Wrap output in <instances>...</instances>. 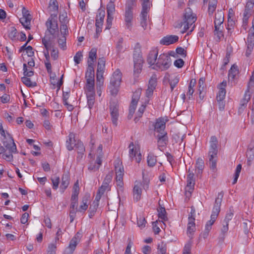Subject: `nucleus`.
<instances>
[{
  "mask_svg": "<svg viewBox=\"0 0 254 254\" xmlns=\"http://www.w3.org/2000/svg\"><path fill=\"white\" fill-rule=\"evenodd\" d=\"M80 238L81 234L79 232H77L70 240L68 247L75 250L77 245L80 242Z\"/></svg>",
  "mask_w": 254,
  "mask_h": 254,
  "instance_id": "obj_31",
  "label": "nucleus"
},
{
  "mask_svg": "<svg viewBox=\"0 0 254 254\" xmlns=\"http://www.w3.org/2000/svg\"><path fill=\"white\" fill-rule=\"evenodd\" d=\"M105 16V12L103 10H99L96 16V27L102 26L104 19Z\"/></svg>",
  "mask_w": 254,
  "mask_h": 254,
  "instance_id": "obj_28",
  "label": "nucleus"
},
{
  "mask_svg": "<svg viewBox=\"0 0 254 254\" xmlns=\"http://www.w3.org/2000/svg\"><path fill=\"white\" fill-rule=\"evenodd\" d=\"M148 166L151 167L154 166L157 162L156 156L153 153H150L147 156V159Z\"/></svg>",
  "mask_w": 254,
  "mask_h": 254,
  "instance_id": "obj_36",
  "label": "nucleus"
},
{
  "mask_svg": "<svg viewBox=\"0 0 254 254\" xmlns=\"http://www.w3.org/2000/svg\"><path fill=\"white\" fill-rule=\"evenodd\" d=\"M129 157L131 160H135L137 163H140L141 160L142 155L140 152L139 148L138 146L135 145L133 142L129 143Z\"/></svg>",
  "mask_w": 254,
  "mask_h": 254,
  "instance_id": "obj_11",
  "label": "nucleus"
},
{
  "mask_svg": "<svg viewBox=\"0 0 254 254\" xmlns=\"http://www.w3.org/2000/svg\"><path fill=\"white\" fill-rule=\"evenodd\" d=\"M15 153L11 152L10 149H6V152L3 154L1 157L7 161L10 162L13 160V153Z\"/></svg>",
  "mask_w": 254,
  "mask_h": 254,
  "instance_id": "obj_42",
  "label": "nucleus"
},
{
  "mask_svg": "<svg viewBox=\"0 0 254 254\" xmlns=\"http://www.w3.org/2000/svg\"><path fill=\"white\" fill-rule=\"evenodd\" d=\"M119 105L117 101H112L110 103L109 110L111 116V120L115 126L118 125V120L119 116Z\"/></svg>",
  "mask_w": 254,
  "mask_h": 254,
  "instance_id": "obj_10",
  "label": "nucleus"
},
{
  "mask_svg": "<svg viewBox=\"0 0 254 254\" xmlns=\"http://www.w3.org/2000/svg\"><path fill=\"white\" fill-rule=\"evenodd\" d=\"M150 9L142 8L140 15V24L144 30H146L150 26V19L148 13ZM149 28L150 27H149Z\"/></svg>",
  "mask_w": 254,
  "mask_h": 254,
  "instance_id": "obj_14",
  "label": "nucleus"
},
{
  "mask_svg": "<svg viewBox=\"0 0 254 254\" xmlns=\"http://www.w3.org/2000/svg\"><path fill=\"white\" fill-rule=\"evenodd\" d=\"M123 39L122 38H120L116 45V49L118 53H121L123 52Z\"/></svg>",
  "mask_w": 254,
  "mask_h": 254,
  "instance_id": "obj_63",
  "label": "nucleus"
},
{
  "mask_svg": "<svg viewBox=\"0 0 254 254\" xmlns=\"http://www.w3.org/2000/svg\"><path fill=\"white\" fill-rule=\"evenodd\" d=\"M104 84L103 74H96L97 89L101 88Z\"/></svg>",
  "mask_w": 254,
  "mask_h": 254,
  "instance_id": "obj_46",
  "label": "nucleus"
},
{
  "mask_svg": "<svg viewBox=\"0 0 254 254\" xmlns=\"http://www.w3.org/2000/svg\"><path fill=\"white\" fill-rule=\"evenodd\" d=\"M31 19L32 16L22 17L20 19V22L26 29H30V27L29 25L31 23Z\"/></svg>",
  "mask_w": 254,
  "mask_h": 254,
  "instance_id": "obj_34",
  "label": "nucleus"
},
{
  "mask_svg": "<svg viewBox=\"0 0 254 254\" xmlns=\"http://www.w3.org/2000/svg\"><path fill=\"white\" fill-rule=\"evenodd\" d=\"M196 14L192 12L191 8L190 7L186 8L182 22V25H184V31L182 33H185L189 30V28H190L189 33H191L195 27L194 23L196 21Z\"/></svg>",
  "mask_w": 254,
  "mask_h": 254,
  "instance_id": "obj_1",
  "label": "nucleus"
},
{
  "mask_svg": "<svg viewBox=\"0 0 254 254\" xmlns=\"http://www.w3.org/2000/svg\"><path fill=\"white\" fill-rule=\"evenodd\" d=\"M112 178H113L112 173H111V172L109 173L106 176L102 185L105 186V188H107L110 190L111 189H110V187L109 186V184L111 182V181L112 180Z\"/></svg>",
  "mask_w": 254,
  "mask_h": 254,
  "instance_id": "obj_38",
  "label": "nucleus"
},
{
  "mask_svg": "<svg viewBox=\"0 0 254 254\" xmlns=\"http://www.w3.org/2000/svg\"><path fill=\"white\" fill-rule=\"evenodd\" d=\"M58 44L59 46L63 50H64L66 47V37L65 36L62 35L59 39H58Z\"/></svg>",
  "mask_w": 254,
  "mask_h": 254,
  "instance_id": "obj_53",
  "label": "nucleus"
},
{
  "mask_svg": "<svg viewBox=\"0 0 254 254\" xmlns=\"http://www.w3.org/2000/svg\"><path fill=\"white\" fill-rule=\"evenodd\" d=\"M142 188L147 190L149 188V181L144 180L142 182L136 181L133 189V200L136 202L139 201L141 197Z\"/></svg>",
  "mask_w": 254,
  "mask_h": 254,
  "instance_id": "obj_7",
  "label": "nucleus"
},
{
  "mask_svg": "<svg viewBox=\"0 0 254 254\" xmlns=\"http://www.w3.org/2000/svg\"><path fill=\"white\" fill-rule=\"evenodd\" d=\"M115 171L116 175L120 174L124 175V169L122 163L120 160H117L115 162Z\"/></svg>",
  "mask_w": 254,
  "mask_h": 254,
  "instance_id": "obj_32",
  "label": "nucleus"
},
{
  "mask_svg": "<svg viewBox=\"0 0 254 254\" xmlns=\"http://www.w3.org/2000/svg\"><path fill=\"white\" fill-rule=\"evenodd\" d=\"M247 164L248 166H250L251 165L252 162L254 159V153L252 148H249L247 153Z\"/></svg>",
  "mask_w": 254,
  "mask_h": 254,
  "instance_id": "obj_39",
  "label": "nucleus"
},
{
  "mask_svg": "<svg viewBox=\"0 0 254 254\" xmlns=\"http://www.w3.org/2000/svg\"><path fill=\"white\" fill-rule=\"evenodd\" d=\"M133 56L134 69L136 70H140L142 67L143 60L140 49L139 48H134Z\"/></svg>",
  "mask_w": 254,
  "mask_h": 254,
  "instance_id": "obj_13",
  "label": "nucleus"
},
{
  "mask_svg": "<svg viewBox=\"0 0 254 254\" xmlns=\"http://www.w3.org/2000/svg\"><path fill=\"white\" fill-rule=\"evenodd\" d=\"M188 175L187 176V185L185 188L186 191H189L190 193L193 190L195 183V178L194 174L192 171H190V168L188 170Z\"/></svg>",
  "mask_w": 254,
  "mask_h": 254,
  "instance_id": "obj_15",
  "label": "nucleus"
},
{
  "mask_svg": "<svg viewBox=\"0 0 254 254\" xmlns=\"http://www.w3.org/2000/svg\"><path fill=\"white\" fill-rule=\"evenodd\" d=\"M157 85V78L155 76H152L148 83V87L152 89H155Z\"/></svg>",
  "mask_w": 254,
  "mask_h": 254,
  "instance_id": "obj_59",
  "label": "nucleus"
},
{
  "mask_svg": "<svg viewBox=\"0 0 254 254\" xmlns=\"http://www.w3.org/2000/svg\"><path fill=\"white\" fill-rule=\"evenodd\" d=\"M54 39H52L50 36L45 35L42 38V44L44 45L46 50L45 51L49 52V50H52L54 48Z\"/></svg>",
  "mask_w": 254,
  "mask_h": 254,
  "instance_id": "obj_20",
  "label": "nucleus"
},
{
  "mask_svg": "<svg viewBox=\"0 0 254 254\" xmlns=\"http://www.w3.org/2000/svg\"><path fill=\"white\" fill-rule=\"evenodd\" d=\"M97 58V49L95 48L91 49L89 53V57L87 61L88 64L94 65Z\"/></svg>",
  "mask_w": 254,
  "mask_h": 254,
  "instance_id": "obj_30",
  "label": "nucleus"
},
{
  "mask_svg": "<svg viewBox=\"0 0 254 254\" xmlns=\"http://www.w3.org/2000/svg\"><path fill=\"white\" fill-rule=\"evenodd\" d=\"M218 141L215 136H212L210 140V148L208 152L209 164L211 169L216 168V162L218 154Z\"/></svg>",
  "mask_w": 254,
  "mask_h": 254,
  "instance_id": "obj_2",
  "label": "nucleus"
},
{
  "mask_svg": "<svg viewBox=\"0 0 254 254\" xmlns=\"http://www.w3.org/2000/svg\"><path fill=\"white\" fill-rule=\"evenodd\" d=\"M214 27L215 30L214 31V34L215 36H217L218 41H220V40L224 37L223 33L220 29V26L214 25Z\"/></svg>",
  "mask_w": 254,
  "mask_h": 254,
  "instance_id": "obj_44",
  "label": "nucleus"
},
{
  "mask_svg": "<svg viewBox=\"0 0 254 254\" xmlns=\"http://www.w3.org/2000/svg\"><path fill=\"white\" fill-rule=\"evenodd\" d=\"M224 13L221 10H218L215 15L214 25L221 26L224 22Z\"/></svg>",
  "mask_w": 254,
  "mask_h": 254,
  "instance_id": "obj_27",
  "label": "nucleus"
},
{
  "mask_svg": "<svg viewBox=\"0 0 254 254\" xmlns=\"http://www.w3.org/2000/svg\"><path fill=\"white\" fill-rule=\"evenodd\" d=\"M51 181L53 184V189L56 190L58 188L60 183V178L59 177L52 178Z\"/></svg>",
  "mask_w": 254,
  "mask_h": 254,
  "instance_id": "obj_61",
  "label": "nucleus"
},
{
  "mask_svg": "<svg viewBox=\"0 0 254 254\" xmlns=\"http://www.w3.org/2000/svg\"><path fill=\"white\" fill-rule=\"evenodd\" d=\"M86 95H95L94 85H86Z\"/></svg>",
  "mask_w": 254,
  "mask_h": 254,
  "instance_id": "obj_64",
  "label": "nucleus"
},
{
  "mask_svg": "<svg viewBox=\"0 0 254 254\" xmlns=\"http://www.w3.org/2000/svg\"><path fill=\"white\" fill-rule=\"evenodd\" d=\"M57 245L56 243H51L49 245L47 253L48 254H56Z\"/></svg>",
  "mask_w": 254,
  "mask_h": 254,
  "instance_id": "obj_55",
  "label": "nucleus"
},
{
  "mask_svg": "<svg viewBox=\"0 0 254 254\" xmlns=\"http://www.w3.org/2000/svg\"><path fill=\"white\" fill-rule=\"evenodd\" d=\"M136 105L137 104L131 103L129 108V114L128 115V118L129 119H130L132 117L134 113Z\"/></svg>",
  "mask_w": 254,
  "mask_h": 254,
  "instance_id": "obj_58",
  "label": "nucleus"
},
{
  "mask_svg": "<svg viewBox=\"0 0 254 254\" xmlns=\"http://www.w3.org/2000/svg\"><path fill=\"white\" fill-rule=\"evenodd\" d=\"M66 15V14H65ZM66 15L64 14H60L59 16L60 21L61 23L60 25V31L62 35L66 36L68 34L67 26L66 23L68 22L66 19Z\"/></svg>",
  "mask_w": 254,
  "mask_h": 254,
  "instance_id": "obj_16",
  "label": "nucleus"
},
{
  "mask_svg": "<svg viewBox=\"0 0 254 254\" xmlns=\"http://www.w3.org/2000/svg\"><path fill=\"white\" fill-rule=\"evenodd\" d=\"M226 89L224 87H220L218 93L217 94L216 99L217 101L224 100L226 96Z\"/></svg>",
  "mask_w": 254,
  "mask_h": 254,
  "instance_id": "obj_45",
  "label": "nucleus"
},
{
  "mask_svg": "<svg viewBox=\"0 0 254 254\" xmlns=\"http://www.w3.org/2000/svg\"><path fill=\"white\" fill-rule=\"evenodd\" d=\"M254 5V0H249L246 5L244 13L251 15L252 10Z\"/></svg>",
  "mask_w": 254,
  "mask_h": 254,
  "instance_id": "obj_40",
  "label": "nucleus"
},
{
  "mask_svg": "<svg viewBox=\"0 0 254 254\" xmlns=\"http://www.w3.org/2000/svg\"><path fill=\"white\" fill-rule=\"evenodd\" d=\"M95 95H86L87 99V105L90 110L93 108L95 103Z\"/></svg>",
  "mask_w": 254,
  "mask_h": 254,
  "instance_id": "obj_51",
  "label": "nucleus"
},
{
  "mask_svg": "<svg viewBox=\"0 0 254 254\" xmlns=\"http://www.w3.org/2000/svg\"><path fill=\"white\" fill-rule=\"evenodd\" d=\"M242 169V165L241 164H239L237 165L235 172L234 175V178L233 182V184H235L237 183L238 179L239 177L241 171Z\"/></svg>",
  "mask_w": 254,
  "mask_h": 254,
  "instance_id": "obj_52",
  "label": "nucleus"
},
{
  "mask_svg": "<svg viewBox=\"0 0 254 254\" xmlns=\"http://www.w3.org/2000/svg\"><path fill=\"white\" fill-rule=\"evenodd\" d=\"M250 99V94H245L243 99L241 100L240 107L238 109V114L241 115L246 108L247 104Z\"/></svg>",
  "mask_w": 254,
  "mask_h": 254,
  "instance_id": "obj_25",
  "label": "nucleus"
},
{
  "mask_svg": "<svg viewBox=\"0 0 254 254\" xmlns=\"http://www.w3.org/2000/svg\"><path fill=\"white\" fill-rule=\"evenodd\" d=\"M75 147L77 150L78 155H83L85 152V147L83 143L81 141H77L73 146V148Z\"/></svg>",
  "mask_w": 254,
  "mask_h": 254,
  "instance_id": "obj_35",
  "label": "nucleus"
},
{
  "mask_svg": "<svg viewBox=\"0 0 254 254\" xmlns=\"http://www.w3.org/2000/svg\"><path fill=\"white\" fill-rule=\"evenodd\" d=\"M23 73L25 77H31L34 74V72L32 70L28 69L26 64H23Z\"/></svg>",
  "mask_w": 254,
  "mask_h": 254,
  "instance_id": "obj_57",
  "label": "nucleus"
},
{
  "mask_svg": "<svg viewBox=\"0 0 254 254\" xmlns=\"http://www.w3.org/2000/svg\"><path fill=\"white\" fill-rule=\"evenodd\" d=\"M195 225H188L187 227V235L188 237L191 240L193 238V235L195 231Z\"/></svg>",
  "mask_w": 254,
  "mask_h": 254,
  "instance_id": "obj_48",
  "label": "nucleus"
},
{
  "mask_svg": "<svg viewBox=\"0 0 254 254\" xmlns=\"http://www.w3.org/2000/svg\"><path fill=\"white\" fill-rule=\"evenodd\" d=\"M239 73V70L238 66L234 64L229 71V80L232 82L233 81L235 84V80L237 78V76Z\"/></svg>",
  "mask_w": 254,
  "mask_h": 254,
  "instance_id": "obj_23",
  "label": "nucleus"
},
{
  "mask_svg": "<svg viewBox=\"0 0 254 254\" xmlns=\"http://www.w3.org/2000/svg\"><path fill=\"white\" fill-rule=\"evenodd\" d=\"M171 64L172 61L170 55L162 54L159 56L157 61L153 68L156 70L164 71L168 69Z\"/></svg>",
  "mask_w": 254,
  "mask_h": 254,
  "instance_id": "obj_6",
  "label": "nucleus"
},
{
  "mask_svg": "<svg viewBox=\"0 0 254 254\" xmlns=\"http://www.w3.org/2000/svg\"><path fill=\"white\" fill-rule=\"evenodd\" d=\"M121 81L122 73L119 69H117L113 73L110 79L109 89L111 94L113 96H116L118 94Z\"/></svg>",
  "mask_w": 254,
  "mask_h": 254,
  "instance_id": "obj_5",
  "label": "nucleus"
},
{
  "mask_svg": "<svg viewBox=\"0 0 254 254\" xmlns=\"http://www.w3.org/2000/svg\"><path fill=\"white\" fill-rule=\"evenodd\" d=\"M70 182V175L69 173L64 172L62 177V183L60 186V189L62 192H64L68 187Z\"/></svg>",
  "mask_w": 254,
  "mask_h": 254,
  "instance_id": "obj_21",
  "label": "nucleus"
},
{
  "mask_svg": "<svg viewBox=\"0 0 254 254\" xmlns=\"http://www.w3.org/2000/svg\"><path fill=\"white\" fill-rule=\"evenodd\" d=\"M158 51L154 49L150 51L147 59L148 64L151 65L155 64L157 61Z\"/></svg>",
  "mask_w": 254,
  "mask_h": 254,
  "instance_id": "obj_24",
  "label": "nucleus"
},
{
  "mask_svg": "<svg viewBox=\"0 0 254 254\" xmlns=\"http://www.w3.org/2000/svg\"><path fill=\"white\" fill-rule=\"evenodd\" d=\"M22 82L27 87H34L37 85V83L35 82H32L30 78L24 76L21 78Z\"/></svg>",
  "mask_w": 254,
  "mask_h": 254,
  "instance_id": "obj_43",
  "label": "nucleus"
},
{
  "mask_svg": "<svg viewBox=\"0 0 254 254\" xmlns=\"http://www.w3.org/2000/svg\"><path fill=\"white\" fill-rule=\"evenodd\" d=\"M169 55L175 58H178L179 57L181 58H186L187 55V51L182 47H177L176 51H171Z\"/></svg>",
  "mask_w": 254,
  "mask_h": 254,
  "instance_id": "obj_22",
  "label": "nucleus"
},
{
  "mask_svg": "<svg viewBox=\"0 0 254 254\" xmlns=\"http://www.w3.org/2000/svg\"><path fill=\"white\" fill-rule=\"evenodd\" d=\"M102 163V160L101 157L97 156L96 160L95 161L94 160L90 161L88 166V170L91 172H95L99 170L100 166Z\"/></svg>",
  "mask_w": 254,
  "mask_h": 254,
  "instance_id": "obj_19",
  "label": "nucleus"
},
{
  "mask_svg": "<svg viewBox=\"0 0 254 254\" xmlns=\"http://www.w3.org/2000/svg\"><path fill=\"white\" fill-rule=\"evenodd\" d=\"M94 65L88 64L85 74L86 78H94Z\"/></svg>",
  "mask_w": 254,
  "mask_h": 254,
  "instance_id": "obj_37",
  "label": "nucleus"
},
{
  "mask_svg": "<svg viewBox=\"0 0 254 254\" xmlns=\"http://www.w3.org/2000/svg\"><path fill=\"white\" fill-rule=\"evenodd\" d=\"M123 176L124 175H120V174L116 175V184L117 186L120 188H122L124 185Z\"/></svg>",
  "mask_w": 254,
  "mask_h": 254,
  "instance_id": "obj_62",
  "label": "nucleus"
},
{
  "mask_svg": "<svg viewBox=\"0 0 254 254\" xmlns=\"http://www.w3.org/2000/svg\"><path fill=\"white\" fill-rule=\"evenodd\" d=\"M223 197V194L222 192L218 193L217 198L215 199V203L213 208L212 214L210 216V220L207 222L205 230V231L210 232L211 229L212 225L215 222L220 211V206L221 202Z\"/></svg>",
  "mask_w": 254,
  "mask_h": 254,
  "instance_id": "obj_3",
  "label": "nucleus"
},
{
  "mask_svg": "<svg viewBox=\"0 0 254 254\" xmlns=\"http://www.w3.org/2000/svg\"><path fill=\"white\" fill-rule=\"evenodd\" d=\"M254 42L252 41H247V48L246 51V56L248 57L251 54L253 49Z\"/></svg>",
  "mask_w": 254,
  "mask_h": 254,
  "instance_id": "obj_54",
  "label": "nucleus"
},
{
  "mask_svg": "<svg viewBox=\"0 0 254 254\" xmlns=\"http://www.w3.org/2000/svg\"><path fill=\"white\" fill-rule=\"evenodd\" d=\"M195 168V171H197V175L202 173V170L204 168V162L202 159L199 158L197 159L196 163Z\"/></svg>",
  "mask_w": 254,
  "mask_h": 254,
  "instance_id": "obj_41",
  "label": "nucleus"
},
{
  "mask_svg": "<svg viewBox=\"0 0 254 254\" xmlns=\"http://www.w3.org/2000/svg\"><path fill=\"white\" fill-rule=\"evenodd\" d=\"M179 40V37L177 35H169L164 37L160 41V43L163 45L168 46L173 44Z\"/></svg>",
  "mask_w": 254,
  "mask_h": 254,
  "instance_id": "obj_17",
  "label": "nucleus"
},
{
  "mask_svg": "<svg viewBox=\"0 0 254 254\" xmlns=\"http://www.w3.org/2000/svg\"><path fill=\"white\" fill-rule=\"evenodd\" d=\"M8 37L12 41L18 39V32L14 27H10L7 31Z\"/></svg>",
  "mask_w": 254,
  "mask_h": 254,
  "instance_id": "obj_33",
  "label": "nucleus"
},
{
  "mask_svg": "<svg viewBox=\"0 0 254 254\" xmlns=\"http://www.w3.org/2000/svg\"><path fill=\"white\" fill-rule=\"evenodd\" d=\"M146 223V221L145 218L143 217H140L139 218H137V226L140 228L142 229L145 227Z\"/></svg>",
  "mask_w": 254,
  "mask_h": 254,
  "instance_id": "obj_60",
  "label": "nucleus"
},
{
  "mask_svg": "<svg viewBox=\"0 0 254 254\" xmlns=\"http://www.w3.org/2000/svg\"><path fill=\"white\" fill-rule=\"evenodd\" d=\"M156 138L157 139L158 148L159 150L161 149V147L166 146L168 142L167 133L158 134L156 135Z\"/></svg>",
  "mask_w": 254,
  "mask_h": 254,
  "instance_id": "obj_18",
  "label": "nucleus"
},
{
  "mask_svg": "<svg viewBox=\"0 0 254 254\" xmlns=\"http://www.w3.org/2000/svg\"><path fill=\"white\" fill-rule=\"evenodd\" d=\"M168 121L167 117H161L157 119L154 125L155 131L158 132V134L167 133L165 129L166 124Z\"/></svg>",
  "mask_w": 254,
  "mask_h": 254,
  "instance_id": "obj_12",
  "label": "nucleus"
},
{
  "mask_svg": "<svg viewBox=\"0 0 254 254\" xmlns=\"http://www.w3.org/2000/svg\"><path fill=\"white\" fill-rule=\"evenodd\" d=\"M83 57L82 52L78 51L74 56V61L76 64H79L82 60Z\"/></svg>",
  "mask_w": 254,
  "mask_h": 254,
  "instance_id": "obj_56",
  "label": "nucleus"
},
{
  "mask_svg": "<svg viewBox=\"0 0 254 254\" xmlns=\"http://www.w3.org/2000/svg\"><path fill=\"white\" fill-rule=\"evenodd\" d=\"M76 142L75 139V134L73 133H70L66 142V146L67 150L69 151L72 150L73 149V146Z\"/></svg>",
  "mask_w": 254,
  "mask_h": 254,
  "instance_id": "obj_26",
  "label": "nucleus"
},
{
  "mask_svg": "<svg viewBox=\"0 0 254 254\" xmlns=\"http://www.w3.org/2000/svg\"><path fill=\"white\" fill-rule=\"evenodd\" d=\"M47 31L45 35L52 36V39H54L59 32V28L57 20V14H52L48 19L46 23Z\"/></svg>",
  "mask_w": 254,
  "mask_h": 254,
  "instance_id": "obj_4",
  "label": "nucleus"
},
{
  "mask_svg": "<svg viewBox=\"0 0 254 254\" xmlns=\"http://www.w3.org/2000/svg\"><path fill=\"white\" fill-rule=\"evenodd\" d=\"M192 246V241L190 239L185 245L183 254H190V251Z\"/></svg>",
  "mask_w": 254,
  "mask_h": 254,
  "instance_id": "obj_49",
  "label": "nucleus"
},
{
  "mask_svg": "<svg viewBox=\"0 0 254 254\" xmlns=\"http://www.w3.org/2000/svg\"><path fill=\"white\" fill-rule=\"evenodd\" d=\"M158 212V216L159 218L162 220V222L163 224L165 226V224L163 222V221H166L168 220V218L167 216V213L165 207L161 206L160 205H159V208L157 209Z\"/></svg>",
  "mask_w": 254,
  "mask_h": 254,
  "instance_id": "obj_29",
  "label": "nucleus"
},
{
  "mask_svg": "<svg viewBox=\"0 0 254 254\" xmlns=\"http://www.w3.org/2000/svg\"><path fill=\"white\" fill-rule=\"evenodd\" d=\"M179 81V78L178 77V76H174L173 77H171V78L169 80V83L171 91H173L174 88L178 83Z\"/></svg>",
  "mask_w": 254,
  "mask_h": 254,
  "instance_id": "obj_47",
  "label": "nucleus"
},
{
  "mask_svg": "<svg viewBox=\"0 0 254 254\" xmlns=\"http://www.w3.org/2000/svg\"><path fill=\"white\" fill-rule=\"evenodd\" d=\"M115 11V5L114 2L110 1L107 5V14H114Z\"/></svg>",
  "mask_w": 254,
  "mask_h": 254,
  "instance_id": "obj_50",
  "label": "nucleus"
},
{
  "mask_svg": "<svg viewBox=\"0 0 254 254\" xmlns=\"http://www.w3.org/2000/svg\"><path fill=\"white\" fill-rule=\"evenodd\" d=\"M124 17L126 28L131 30L133 19L132 0L126 4Z\"/></svg>",
  "mask_w": 254,
  "mask_h": 254,
  "instance_id": "obj_8",
  "label": "nucleus"
},
{
  "mask_svg": "<svg viewBox=\"0 0 254 254\" xmlns=\"http://www.w3.org/2000/svg\"><path fill=\"white\" fill-rule=\"evenodd\" d=\"M0 134L4 137L3 144L5 148L6 149H10L12 152H17L16 146L11 135L9 133L5 134L4 130H2Z\"/></svg>",
  "mask_w": 254,
  "mask_h": 254,
  "instance_id": "obj_9",
  "label": "nucleus"
}]
</instances>
